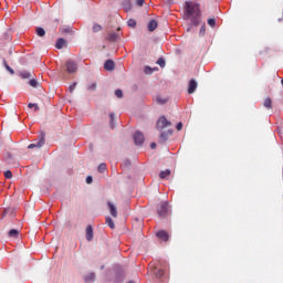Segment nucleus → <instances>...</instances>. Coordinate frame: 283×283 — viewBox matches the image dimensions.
Here are the masks:
<instances>
[{
    "mask_svg": "<svg viewBox=\"0 0 283 283\" xmlns=\"http://www.w3.org/2000/svg\"><path fill=\"white\" fill-rule=\"evenodd\" d=\"M184 19L185 21H190L191 25L198 27L202 21L200 4L187 1L184 7Z\"/></svg>",
    "mask_w": 283,
    "mask_h": 283,
    "instance_id": "nucleus-1",
    "label": "nucleus"
},
{
    "mask_svg": "<svg viewBox=\"0 0 283 283\" xmlns=\"http://www.w3.org/2000/svg\"><path fill=\"white\" fill-rule=\"evenodd\" d=\"M157 213L159 218H167L169 213V203L167 201H163L157 207Z\"/></svg>",
    "mask_w": 283,
    "mask_h": 283,
    "instance_id": "nucleus-2",
    "label": "nucleus"
},
{
    "mask_svg": "<svg viewBox=\"0 0 283 283\" xmlns=\"http://www.w3.org/2000/svg\"><path fill=\"white\" fill-rule=\"evenodd\" d=\"M43 145H45V134H41L39 136V139L36 140V143L30 144L28 146V149H41V147H43Z\"/></svg>",
    "mask_w": 283,
    "mask_h": 283,
    "instance_id": "nucleus-3",
    "label": "nucleus"
},
{
    "mask_svg": "<svg viewBox=\"0 0 283 283\" xmlns=\"http://www.w3.org/2000/svg\"><path fill=\"white\" fill-rule=\"evenodd\" d=\"M167 127H171V122L167 120V117L161 116L157 122V129H165Z\"/></svg>",
    "mask_w": 283,
    "mask_h": 283,
    "instance_id": "nucleus-4",
    "label": "nucleus"
},
{
    "mask_svg": "<svg viewBox=\"0 0 283 283\" xmlns=\"http://www.w3.org/2000/svg\"><path fill=\"white\" fill-rule=\"evenodd\" d=\"M66 67V72H69V74H74V72H76L77 66H76V62L69 60L65 64Z\"/></svg>",
    "mask_w": 283,
    "mask_h": 283,
    "instance_id": "nucleus-5",
    "label": "nucleus"
},
{
    "mask_svg": "<svg viewBox=\"0 0 283 283\" xmlns=\"http://www.w3.org/2000/svg\"><path fill=\"white\" fill-rule=\"evenodd\" d=\"M133 138L135 145H143V143H145V136L140 132L135 133Z\"/></svg>",
    "mask_w": 283,
    "mask_h": 283,
    "instance_id": "nucleus-6",
    "label": "nucleus"
},
{
    "mask_svg": "<svg viewBox=\"0 0 283 283\" xmlns=\"http://www.w3.org/2000/svg\"><path fill=\"white\" fill-rule=\"evenodd\" d=\"M107 205H108L111 216L113 218H118V210L116 209V206H114V203H112V201H108Z\"/></svg>",
    "mask_w": 283,
    "mask_h": 283,
    "instance_id": "nucleus-7",
    "label": "nucleus"
},
{
    "mask_svg": "<svg viewBox=\"0 0 283 283\" xmlns=\"http://www.w3.org/2000/svg\"><path fill=\"white\" fill-rule=\"evenodd\" d=\"M85 233L87 242H92V240H94V228H92V226H87Z\"/></svg>",
    "mask_w": 283,
    "mask_h": 283,
    "instance_id": "nucleus-8",
    "label": "nucleus"
},
{
    "mask_svg": "<svg viewBox=\"0 0 283 283\" xmlns=\"http://www.w3.org/2000/svg\"><path fill=\"white\" fill-rule=\"evenodd\" d=\"M115 67L116 64L112 60H107L104 64V70H106L107 72H114Z\"/></svg>",
    "mask_w": 283,
    "mask_h": 283,
    "instance_id": "nucleus-9",
    "label": "nucleus"
},
{
    "mask_svg": "<svg viewBox=\"0 0 283 283\" xmlns=\"http://www.w3.org/2000/svg\"><path fill=\"white\" fill-rule=\"evenodd\" d=\"M196 90H198V82H196V80H190L188 85V94H193Z\"/></svg>",
    "mask_w": 283,
    "mask_h": 283,
    "instance_id": "nucleus-10",
    "label": "nucleus"
},
{
    "mask_svg": "<svg viewBox=\"0 0 283 283\" xmlns=\"http://www.w3.org/2000/svg\"><path fill=\"white\" fill-rule=\"evenodd\" d=\"M156 235L159 238V240H163L164 242H167L169 240V233L165 230H159Z\"/></svg>",
    "mask_w": 283,
    "mask_h": 283,
    "instance_id": "nucleus-11",
    "label": "nucleus"
},
{
    "mask_svg": "<svg viewBox=\"0 0 283 283\" xmlns=\"http://www.w3.org/2000/svg\"><path fill=\"white\" fill-rule=\"evenodd\" d=\"M147 28H148L149 32H154V30H156V28H158V22H156V20H150L148 22Z\"/></svg>",
    "mask_w": 283,
    "mask_h": 283,
    "instance_id": "nucleus-12",
    "label": "nucleus"
},
{
    "mask_svg": "<svg viewBox=\"0 0 283 283\" xmlns=\"http://www.w3.org/2000/svg\"><path fill=\"white\" fill-rule=\"evenodd\" d=\"M170 176H171V170H169V169L163 170L159 174V178L161 180H165V179L169 178Z\"/></svg>",
    "mask_w": 283,
    "mask_h": 283,
    "instance_id": "nucleus-13",
    "label": "nucleus"
},
{
    "mask_svg": "<svg viewBox=\"0 0 283 283\" xmlns=\"http://www.w3.org/2000/svg\"><path fill=\"white\" fill-rule=\"evenodd\" d=\"M119 36L120 35L118 33H114V32L108 33L107 41H111L112 43H114V41H118Z\"/></svg>",
    "mask_w": 283,
    "mask_h": 283,
    "instance_id": "nucleus-14",
    "label": "nucleus"
},
{
    "mask_svg": "<svg viewBox=\"0 0 283 283\" xmlns=\"http://www.w3.org/2000/svg\"><path fill=\"white\" fill-rule=\"evenodd\" d=\"M9 238H12L13 240H17L19 238V230L17 229H11L8 232Z\"/></svg>",
    "mask_w": 283,
    "mask_h": 283,
    "instance_id": "nucleus-15",
    "label": "nucleus"
},
{
    "mask_svg": "<svg viewBox=\"0 0 283 283\" xmlns=\"http://www.w3.org/2000/svg\"><path fill=\"white\" fill-rule=\"evenodd\" d=\"M55 48H56L57 50H63V48H65V40H64L63 38H60V39L56 41Z\"/></svg>",
    "mask_w": 283,
    "mask_h": 283,
    "instance_id": "nucleus-16",
    "label": "nucleus"
},
{
    "mask_svg": "<svg viewBox=\"0 0 283 283\" xmlns=\"http://www.w3.org/2000/svg\"><path fill=\"white\" fill-rule=\"evenodd\" d=\"M153 273L156 275V277H163L165 275V272L163 270H158L157 268H154Z\"/></svg>",
    "mask_w": 283,
    "mask_h": 283,
    "instance_id": "nucleus-17",
    "label": "nucleus"
},
{
    "mask_svg": "<svg viewBox=\"0 0 283 283\" xmlns=\"http://www.w3.org/2000/svg\"><path fill=\"white\" fill-rule=\"evenodd\" d=\"M21 78H31L32 77V73L28 72V71H22L20 73Z\"/></svg>",
    "mask_w": 283,
    "mask_h": 283,
    "instance_id": "nucleus-18",
    "label": "nucleus"
},
{
    "mask_svg": "<svg viewBox=\"0 0 283 283\" xmlns=\"http://www.w3.org/2000/svg\"><path fill=\"white\" fill-rule=\"evenodd\" d=\"M35 32H36L38 36H45V29H43L41 27L36 28Z\"/></svg>",
    "mask_w": 283,
    "mask_h": 283,
    "instance_id": "nucleus-19",
    "label": "nucleus"
},
{
    "mask_svg": "<svg viewBox=\"0 0 283 283\" xmlns=\"http://www.w3.org/2000/svg\"><path fill=\"white\" fill-rule=\"evenodd\" d=\"M263 105H264V107H266L268 109H271V107H273V106H272V101H271L270 97L265 98Z\"/></svg>",
    "mask_w": 283,
    "mask_h": 283,
    "instance_id": "nucleus-20",
    "label": "nucleus"
},
{
    "mask_svg": "<svg viewBox=\"0 0 283 283\" xmlns=\"http://www.w3.org/2000/svg\"><path fill=\"white\" fill-rule=\"evenodd\" d=\"M106 224H108L109 229H114L116 226L114 224V220L109 217L106 218Z\"/></svg>",
    "mask_w": 283,
    "mask_h": 283,
    "instance_id": "nucleus-21",
    "label": "nucleus"
},
{
    "mask_svg": "<svg viewBox=\"0 0 283 283\" xmlns=\"http://www.w3.org/2000/svg\"><path fill=\"white\" fill-rule=\"evenodd\" d=\"M208 25H210V28H216V18H209Z\"/></svg>",
    "mask_w": 283,
    "mask_h": 283,
    "instance_id": "nucleus-22",
    "label": "nucleus"
},
{
    "mask_svg": "<svg viewBox=\"0 0 283 283\" xmlns=\"http://www.w3.org/2000/svg\"><path fill=\"white\" fill-rule=\"evenodd\" d=\"M61 32H62V34H70V32H72V28H70V27L62 28Z\"/></svg>",
    "mask_w": 283,
    "mask_h": 283,
    "instance_id": "nucleus-23",
    "label": "nucleus"
},
{
    "mask_svg": "<svg viewBox=\"0 0 283 283\" xmlns=\"http://www.w3.org/2000/svg\"><path fill=\"white\" fill-rule=\"evenodd\" d=\"M29 85H30L31 87H39V82L33 78V80L29 81Z\"/></svg>",
    "mask_w": 283,
    "mask_h": 283,
    "instance_id": "nucleus-24",
    "label": "nucleus"
},
{
    "mask_svg": "<svg viewBox=\"0 0 283 283\" xmlns=\"http://www.w3.org/2000/svg\"><path fill=\"white\" fill-rule=\"evenodd\" d=\"M101 30H103V27L101 24L93 25V32H101Z\"/></svg>",
    "mask_w": 283,
    "mask_h": 283,
    "instance_id": "nucleus-25",
    "label": "nucleus"
},
{
    "mask_svg": "<svg viewBox=\"0 0 283 283\" xmlns=\"http://www.w3.org/2000/svg\"><path fill=\"white\" fill-rule=\"evenodd\" d=\"M105 169H107V165L101 164V165L98 166V171H99V174L105 172Z\"/></svg>",
    "mask_w": 283,
    "mask_h": 283,
    "instance_id": "nucleus-26",
    "label": "nucleus"
},
{
    "mask_svg": "<svg viewBox=\"0 0 283 283\" xmlns=\"http://www.w3.org/2000/svg\"><path fill=\"white\" fill-rule=\"evenodd\" d=\"M127 25L129 28H136V20H134V19L128 20Z\"/></svg>",
    "mask_w": 283,
    "mask_h": 283,
    "instance_id": "nucleus-27",
    "label": "nucleus"
},
{
    "mask_svg": "<svg viewBox=\"0 0 283 283\" xmlns=\"http://www.w3.org/2000/svg\"><path fill=\"white\" fill-rule=\"evenodd\" d=\"M28 107H29V109H32V107H35V112H39V109H40L39 104L29 103Z\"/></svg>",
    "mask_w": 283,
    "mask_h": 283,
    "instance_id": "nucleus-28",
    "label": "nucleus"
},
{
    "mask_svg": "<svg viewBox=\"0 0 283 283\" xmlns=\"http://www.w3.org/2000/svg\"><path fill=\"white\" fill-rule=\"evenodd\" d=\"M4 67L6 70H8V72H10L11 74H14V70H12V67H10V65H8V62L4 61Z\"/></svg>",
    "mask_w": 283,
    "mask_h": 283,
    "instance_id": "nucleus-29",
    "label": "nucleus"
},
{
    "mask_svg": "<svg viewBox=\"0 0 283 283\" xmlns=\"http://www.w3.org/2000/svg\"><path fill=\"white\" fill-rule=\"evenodd\" d=\"M115 96H116L117 98H123V91H122V90H116V91H115Z\"/></svg>",
    "mask_w": 283,
    "mask_h": 283,
    "instance_id": "nucleus-30",
    "label": "nucleus"
},
{
    "mask_svg": "<svg viewBox=\"0 0 283 283\" xmlns=\"http://www.w3.org/2000/svg\"><path fill=\"white\" fill-rule=\"evenodd\" d=\"M157 65H160L161 67H165V65H166L165 59L160 57V59L157 61Z\"/></svg>",
    "mask_w": 283,
    "mask_h": 283,
    "instance_id": "nucleus-31",
    "label": "nucleus"
},
{
    "mask_svg": "<svg viewBox=\"0 0 283 283\" xmlns=\"http://www.w3.org/2000/svg\"><path fill=\"white\" fill-rule=\"evenodd\" d=\"M109 118H111V127L112 129H114V120H115L114 113L109 114Z\"/></svg>",
    "mask_w": 283,
    "mask_h": 283,
    "instance_id": "nucleus-32",
    "label": "nucleus"
},
{
    "mask_svg": "<svg viewBox=\"0 0 283 283\" xmlns=\"http://www.w3.org/2000/svg\"><path fill=\"white\" fill-rule=\"evenodd\" d=\"M160 140H161V143H166L167 142V133H161L160 134Z\"/></svg>",
    "mask_w": 283,
    "mask_h": 283,
    "instance_id": "nucleus-33",
    "label": "nucleus"
},
{
    "mask_svg": "<svg viewBox=\"0 0 283 283\" xmlns=\"http://www.w3.org/2000/svg\"><path fill=\"white\" fill-rule=\"evenodd\" d=\"M205 32H207V27L203 24L199 31V34H201L202 36H205Z\"/></svg>",
    "mask_w": 283,
    "mask_h": 283,
    "instance_id": "nucleus-34",
    "label": "nucleus"
},
{
    "mask_svg": "<svg viewBox=\"0 0 283 283\" xmlns=\"http://www.w3.org/2000/svg\"><path fill=\"white\" fill-rule=\"evenodd\" d=\"M96 277V275H94V273H91L86 276V282H90L92 280H94Z\"/></svg>",
    "mask_w": 283,
    "mask_h": 283,
    "instance_id": "nucleus-35",
    "label": "nucleus"
},
{
    "mask_svg": "<svg viewBox=\"0 0 283 283\" xmlns=\"http://www.w3.org/2000/svg\"><path fill=\"white\" fill-rule=\"evenodd\" d=\"M76 90V83H73L72 85L69 86V92H74Z\"/></svg>",
    "mask_w": 283,
    "mask_h": 283,
    "instance_id": "nucleus-36",
    "label": "nucleus"
},
{
    "mask_svg": "<svg viewBox=\"0 0 283 283\" xmlns=\"http://www.w3.org/2000/svg\"><path fill=\"white\" fill-rule=\"evenodd\" d=\"M4 177L8 178V179L12 178V171L7 170V171L4 172Z\"/></svg>",
    "mask_w": 283,
    "mask_h": 283,
    "instance_id": "nucleus-37",
    "label": "nucleus"
},
{
    "mask_svg": "<svg viewBox=\"0 0 283 283\" xmlns=\"http://www.w3.org/2000/svg\"><path fill=\"white\" fill-rule=\"evenodd\" d=\"M92 182H93L92 176H87V177H86V184H87V185H92Z\"/></svg>",
    "mask_w": 283,
    "mask_h": 283,
    "instance_id": "nucleus-38",
    "label": "nucleus"
},
{
    "mask_svg": "<svg viewBox=\"0 0 283 283\" xmlns=\"http://www.w3.org/2000/svg\"><path fill=\"white\" fill-rule=\"evenodd\" d=\"M145 3V0H136V4L139 7H143Z\"/></svg>",
    "mask_w": 283,
    "mask_h": 283,
    "instance_id": "nucleus-39",
    "label": "nucleus"
},
{
    "mask_svg": "<svg viewBox=\"0 0 283 283\" xmlns=\"http://www.w3.org/2000/svg\"><path fill=\"white\" fill-rule=\"evenodd\" d=\"M88 90H92V91L96 90V83H93L92 85H90Z\"/></svg>",
    "mask_w": 283,
    "mask_h": 283,
    "instance_id": "nucleus-40",
    "label": "nucleus"
},
{
    "mask_svg": "<svg viewBox=\"0 0 283 283\" xmlns=\"http://www.w3.org/2000/svg\"><path fill=\"white\" fill-rule=\"evenodd\" d=\"M182 129V123L177 124V132H180Z\"/></svg>",
    "mask_w": 283,
    "mask_h": 283,
    "instance_id": "nucleus-41",
    "label": "nucleus"
},
{
    "mask_svg": "<svg viewBox=\"0 0 283 283\" xmlns=\"http://www.w3.org/2000/svg\"><path fill=\"white\" fill-rule=\"evenodd\" d=\"M2 216L3 217L8 216V210L7 209L3 210Z\"/></svg>",
    "mask_w": 283,
    "mask_h": 283,
    "instance_id": "nucleus-42",
    "label": "nucleus"
},
{
    "mask_svg": "<svg viewBox=\"0 0 283 283\" xmlns=\"http://www.w3.org/2000/svg\"><path fill=\"white\" fill-rule=\"evenodd\" d=\"M150 147H151L153 149H156V143H151V144H150Z\"/></svg>",
    "mask_w": 283,
    "mask_h": 283,
    "instance_id": "nucleus-43",
    "label": "nucleus"
},
{
    "mask_svg": "<svg viewBox=\"0 0 283 283\" xmlns=\"http://www.w3.org/2000/svg\"><path fill=\"white\" fill-rule=\"evenodd\" d=\"M158 103H160L163 105V104H165V101H161L160 98H158Z\"/></svg>",
    "mask_w": 283,
    "mask_h": 283,
    "instance_id": "nucleus-44",
    "label": "nucleus"
},
{
    "mask_svg": "<svg viewBox=\"0 0 283 283\" xmlns=\"http://www.w3.org/2000/svg\"><path fill=\"white\" fill-rule=\"evenodd\" d=\"M7 158H12V155L10 153H8Z\"/></svg>",
    "mask_w": 283,
    "mask_h": 283,
    "instance_id": "nucleus-45",
    "label": "nucleus"
},
{
    "mask_svg": "<svg viewBox=\"0 0 283 283\" xmlns=\"http://www.w3.org/2000/svg\"><path fill=\"white\" fill-rule=\"evenodd\" d=\"M191 31V27L190 28H188V32H190Z\"/></svg>",
    "mask_w": 283,
    "mask_h": 283,
    "instance_id": "nucleus-46",
    "label": "nucleus"
}]
</instances>
